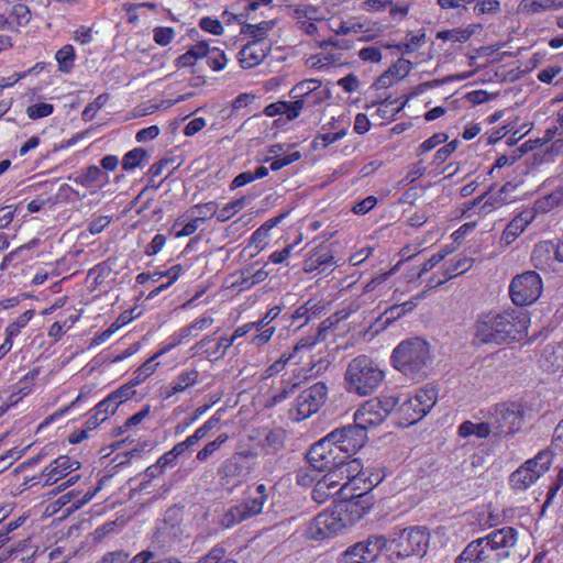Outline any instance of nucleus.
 <instances>
[{
	"label": "nucleus",
	"instance_id": "obj_33",
	"mask_svg": "<svg viewBox=\"0 0 563 563\" xmlns=\"http://www.w3.org/2000/svg\"><path fill=\"white\" fill-rule=\"evenodd\" d=\"M286 440V432L282 428H275L267 432L263 442L262 449L266 454H276L279 452L284 445Z\"/></svg>",
	"mask_w": 563,
	"mask_h": 563
},
{
	"label": "nucleus",
	"instance_id": "obj_26",
	"mask_svg": "<svg viewBox=\"0 0 563 563\" xmlns=\"http://www.w3.org/2000/svg\"><path fill=\"white\" fill-rule=\"evenodd\" d=\"M473 263L474 258L466 256L450 260L445 262V269L442 273L443 278L438 280L432 278L430 283H434V286L442 285L446 280L467 272L473 266Z\"/></svg>",
	"mask_w": 563,
	"mask_h": 563
},
{
	"label": "nucleus",
	"instance_id": "obj_51",
	"mask_svg": "<svg viewBox=\"0 0 563 563\" xmlns=\"http://www.w3.org/2000/svg\"><path fill=\"white\" fill-rule=\"evenodd\" d=\"M199 373L196 369L184 372L178 375L172 390L174 394L185 390L197 382Z\"/></svg>",
	"mask_w": 563,
	"mask_h": 563
},
{
	"label": "nucleus",
	"instance_id": "obj_55",
	"mask_svg": "<svg viewBox=\"0 0 563 563\" xmlns=\"http://www.w3.org/2000/svg\"><path fill=\"white\" fill-rule=\"evenodd\" d=\"M411 69L412 63L409 59L401 57L391 66H389V68L387 69V74H389L390 76H395L396 80H399L406 77Z\"/></svg>",
	"mask_w": 563,
	"mask_h": 563
},
{
	"label": "nucleus",
	"instance_id": "obj_2",
	"mask_svg": "<svg viewBox=\"0 0 563 563\" xmlns=\"http://www.w3.org/2000/svg\"><path fill=\"white\" fill-rule=\"evenodd\" d=\"M384 372L368 356L354 357L344 373L345 389L358 396L373 394L383 383Z\"/></svg>",
	"mask_w": 563,
	"mask_h": 563
},
{
	"label": "nucleus",
	"instance_id": "obj_35",
	"mask_svg": "<svg viewBox=\"0 0 563 563\" xmlns=\"http://www.w3.org/2000/svg\"><path fill=\"white\" fill-rule=\"evenodd\" d=\"M55 60L57 62L58 70L63 74H69L75 67L76 51L71 44L62 46L55 53Z\"/></svg>",
	"mask_w": 563,
	"mask_h": 563
},
{
	"label": "nucleus",
	"instance_id": "obj_36",
	"mask_svg": "<svg viewBox=\"0 0 563 563\" xmlns=\"http://www.w3.org/2000/svg\"><path fill=\"white\" fill-rule=\"evenodd\" d=\"M275 24L276 22L274 20L262 21L258 24L246 23L242 26L241 33L250 35L254 38L253 41H256L257 43H263Z\"/></svg>",
	"mask_w": 563,
	"mask_h": 563
},
{
	"label": "nucleus",
	"instance_id": "obj_41",
	"mask_svg": "<svg viewBox=\"0 0 563 563\" xmlns=\"http://www.w3.org/2000/svg\"><path fill=\"white\" fill-rule=\"evenodd\" d=\"M194 218V222L202 224L206 220L211 219L213 216L217 217L218 209L213 201L194 206L188 212Z\"/></svg>",
	"mask_w": 563,
	"mask_h": 563
},
{
	"label": "nucleus",
	"instance_id": "obj_49",
	"mask_svg": "<svg viewBox=\"0 0 563 563\" xmlns=\"http://www.w3.org/2000/svg\"><path fill=\"white\" fill-rule=\"evenodd\" d=\"M54 109V104L48 102L33 103L26 108V115L31 120H37L49 117L51 114H53Z\"/></svg>",
	"mask_w": 563,
	"mask_h": 563
},
{
	"label": "nucleus",
	"instance_id": "obj_19",
	"mask_svg": "<svg viewBox=\"0 0 563 563\" xmlns=\"http://www.w3.org/2000/svg\"><path fill=\"white\" fill-rule=\"evenodd\" d=\"M345 482L342 485H349V492L356 490L358 487L356 486L357 481H373L371 477H364L365 473L363 472V463L360 459H342V464L338 466Z\"/></svg>",
	"mask_w": 563,
	"mask_h": 563
},
{
	"label": "nucleus",
	"instance_id": "obj_32",
	"mask_svg": "<svg viewBox=\"0 0 563 563\" xmlns=\"http://www.w3.org/2000/svg\"><path fill=\"white\" fill-rule=\"evenodd\" d=\"M561 205H563V186L537 199L533 205V211L536 213H547Z\"/></svg>",
	"mask_w": 563,
	"mask_h": 563
},
{
	"label": "nucleus",
	"instance_id": "obj_25",
	"mask_svg": "<svg viewBox=\"0 0 563 563\" xmlns=\"http://www.w3.org/2000/svg\"><path fill=\"white\" fill-rule=\"evenodd\" d=\"M245 462L246 456L242 453H236L222 463L219 470V474L222 476V478H227V483H229L231 479L239 481L246 474Z\"/></svg>",
	"mask_w": 563,
	"mask_h": 563
},
{
	"label": "nucleus",
	"instance_id": "obj_20",
	"mask_svg": "<svg viewBox=\"0 0 563 563\" xmlns=\"http://www.w3.org/2000/svg\"><path fill=\"white\" fill-rule=\"evenodd\" d=\"M29 250L30 249H14L9 254L4 255L0 263V271H8L9 275L16 276L23 274L25 268H32L33 265L29 263L31 258L26 254Z\"/></svg>",
	"mask_w": 563,
	"mask_h": 563
},
{
	"label": "nucleus",
	"instance_id": "obj_16",
	"mask_svg": "<svg viewBox=\"0 0 563 563\" xmlns=\"http://www.w3.org/2000/svg\"><path fill=\"white\" fill-rule=\"evenodd\" d=\"M455 563H500L499 554L492 551L483 538L471 541L456 558Z\"/></svg>",
	"mask_w": 563,
	"mask_h": 563
},
{
	"label": "nucleus",
	"instance_id": "obj_15",
	"mask_svg": "<svg viewBox=\"0 0 563 563\" xmlns=\"http://www.w3.org/2000/svg\"><path fill=\"white\" fill-rule=\"evenodd\" d=\"M485 544L492 548V551L499 554V562L510 556V549H512L518 541V531L512 527H503L496 529L485 537Z\"/></svg>",
	"mask_w": 563,
	"mask_h": 563
},
{
	"label": "nucleus",
	"instance_id": "obj_7",
	"mask_svg": "<svg viewBox=\"0 0 563 563\" xmlns=\"http://www.w3.org/2000/svg\"><path fill=\"white\" fill-rule=\"evenodd\" d=\"M523 415L521 404L512 401L496 405L490 417L493 434L506 437L516 433L521 428Z\"/></svg>",
	"mask_w": 563,
	"mask_h": 563
},
{
	"label": "nucleus",
	"instance_id": "obj_28",
	"mask_svg": "<svg viewBox=\"0 0 563 563\" xmlns=\"http://www.w3.org/2000/svg\"><path fill=\"white\" fill-rule=\"evenodd\" d=\"M180 271H181V266L180 265H174L168 271H166L164 273L156 272L153 275L143 273V287H145L146 289H148L147 284L150 282V279L152 282H157L163 276H167L168 277V282L167 283L161 284L158 287H155V288L151 289L146 298L147 299H152L156 295H158L161 291H163L166 288H168L177 279Z\"/></svg>",
	"mask_w": 563,
	"mask_h": 563
},
{
	"label": "nucleus",
	"instance_id": "obj_1",
	"mask_svg": "<svg viewBox=\"0 0 563 563\" xmlns=\"http://www.w3.org/2000/svg\"><path fill=\"white\" fill-rule=\"evenodd\" d=\"M528 322L527 314L515 309L481 313L474 324V341L481 345L520 341L527 334Z\"/></svg>",
	"mask_w": 563,
	"mask_h": 563
},
{
	"label": "nucleus",
	"instance_id": "obj_29",
	"mask_svg": "<svg viewBox=\"0 0 563 563\" xmlns=\"http://www.w3.org/2000/svg\"><path fill=\"white\" fill-rule=\"evenodd\" d=\"M532 219L533 213L531 211H523L519 213L508 223L503 232L501 240L505 241L506 244H511L516 238L523 232L525 228Z\"/></svg>",
	"mask_w": 563,
	"mask_h": 563
},
{
	"label": "nucleus",
	"instance_id": "obj_47",
	"mask_svg": "<svg viewBox=\"0 0 563 563\" xmlns=\"http://www.w3.org/2000/svg\"><path fill=\"white\" fill-rule=\"evenodd\" d=\"M102 175L103 173L100 167L91 165L82 175L76 178V183L86 188H89L99 183Z\"/></svg>",
	"mask_w": 563,
	"mask_h": 563
},
{
	"label": "nucleus",
	"instance_id": "obj_8",
	"mask_svg": "<svg viewBox=\"0 0 563 563\" xmlns=\"http://www.w3.org/2000/svg\"><path fill=\"white\" fill-rule=\"evenodd\" d=\"M342 459H349V455L338 448L333 441L329 440L327 435L313 443L307 453L309 465L312 471L318 472H325L340 466Z\"/></svg>",
	"mask_w": 563,
	"mask_h": 563
},
{
	"label": "nucleus",
	"instance_id": "obj_64",
	"mask_svg": "<svg viewBox=\"0 0 563 563\" xmlns=\"http://www.w3.org/2000/svg\"><path fill=\"white\" fill-rule=\"evenodd\" d=\"M357 543L349 547L340 558V563H366L361 554Z\"/></svg>",
	"mask_w": 563,
	"mask_h": 563
},
{
	"label": "nucleus",
	"instance_id": "obj_57",
	"mask_svg": "<svg viewBox=\"0 0 563 563\" xmlns=\"http://www.w3.org/2000/svg\"><path fill=\"white\" fill-rule=\"evenodd\" d=\"M244 207V198L236 199L227 203L222 209L218 210L217 219L224 222L232 218L240 209Z\"/></svg>",
	"mask_w": 563,
	"mask_h": 563
},
{
	"label": "nucleus",
	"instance_id": "obj_42",
	"mask_svg": "<svg viewBox=\"0 0 563 563\" xmlns=\"http://www.w3.org/2000/svg\"><path fill=\"white\" fill-rule=\"evenodd\" d=\"M333 256L329 252L319 253L314 252L303 263V269L307 273H311L318 268L322 271L331 264Z\"/></svg>",
	"mask_w": 563,
	"mask_h": 563
},
{
	"label": "nucleus",
	"instance_id": "obj_52",
	"mask_svg": "<svg viewBox=\"0 0 563 563\" xmlns=\"http://www.w3.org/2000/svg\"><path fill=\"white\" fill-rule=\"evenodd\" d=\"M118 402L113 400V398L108 395L104 399L99 401L92 410L96 411V415L104 418L107 420L110 416L114 415L118 409Z\"/></svg>",
	"mask_w": 563,
	"mask_h": 563
},
{
	"label": "nucleus",
	"instance_id": "obj_40",
	"mask_svg": "<svg viewBox=\"0 0 563 563\" xmlns=\"http://www.w3.org/2000/svg\"><path fill=\"white\" fill-rule=\"evenodd\" d=\"M198 222H194V218L186 213L183 218L178 219L172 227L170 233L176 238L188 236L196 232L199 228Z\"/></svg>",
	"mask_w": 563,
	"mask_h": 563
},
{
	"label": "nucleus",
	"instance_id": "obj_53",
	"mask_svg": "<svg viewBox=\"0 0 563 563\" xmlns=\"http://www.w3.org/2000/svg\"><path fill=\"white\" fill-rule=\"evenodd\" d=\"M398 411L404 416L407 424H412L424 417L418 415V407L413 406L412 398L404 401L398 408Z\"/></svg>",
	"mask_w": 563,
	"mask_h": 563
},
{
	"label": "nucleus",
	"instance_id": "obj_46",
	"mask_svg": "<svg viewBox=\"0 0 563 563\" xmlns=\"http://www.w3.org/2000/svg\"><path fill=\"white\" fill-rule=\"evenodd\" d=\"M473 33L474 30L471 27L453 29L439 32L437 37L443 41H454L464 43L473 35Z\"/></svg>",
	"mask_w": 563,
	"mask_h": 563
},
{
	"label": "nucleus",
	"instance_id": "obj_58",
	"mask_svg": "<svg viewBox=\"0 0 563 563\" xmlns=\"http://www.w3.org/2000/svg\"><path fill=\"white\" fill-rule=\"evenodd\" d=\"M11 15L20 26L29 24L32 18L30 8L24 3H15L12 7Z\"/></svg>",
	"mask_w": 563,
	"mask_h": 563
},
{
	"label": "nucleus",
	"instance_id": "obj_59",
	"mask_svg": "<svg viewBox=\"0 0 563 563\" xmlns=\"http://www.w3.org/2000/svg\"><path fill=\"white\" fill-rule=\"evenodd\" d=\"M96 495V489L88 490L85 494L78 495V497H74L70 501V505L65 509L64 515L68 516L77 510H79L81 507H84L86 504H88Z\"/></svg>",
	"mask_w": 563,
	"mask_h": 563
},
{
	"label": "nucleus",
	"instance_id": "obj_10",
	"mask_svg": "<svg viewBox=\"0 0 563 563\" xmlns=\"http://www.w3.org/2000/svg\"><path fill=\"white\" fill-rule=\"evenodd\" d=\"M80 466L79 461L68 455H59L46 465L38 475L33 476L29 481V487L37 485L41 487L53 486L80 468Z\"/></svg>",
	"mask_w": 563,
	"mask_h": 563
},
{
	"label": "nucleus",
	"instance_id": "obj_45",
	"mask_svg": "<svg viewBox=\"0 0 563 563\" xmlns=\"http://www.w3.org/2000/svg\"><path fill=\"white\" fill-rule=\"evenodd\" d=\"M111 272L109 262H102L89 269L87 279L92 280L91 284L97 287L110 276Z\"/></svg>",
	"mask_w": 563,
	"mask_h": 563
},
{
	"label": "nucleus",
	"instance_id": "obj_31",
	"mask_svg": "<svg viewBox=\"0 0 563 563\" xmlns=\"http://www.w3.org/2000/svg\"><path fill=\"white\" fill-rule=\"evenodd\" d=\"M134 375L131 380L109 394L113 400L118 402V407L132 399L137 394L136 387L141 383V367L135 369Z\"/></svg>",
	"mask_w": 563,
	"mask_h": 563
},
{
	"label": "nucleus",
	"instance_id": "obj_43",
	"mask_svg": "<svg viewBox=\"0 0 563 563\" xmlns=\"http://www.w3.org/2000/svg\"><path fill=\"white\" fill-rule=\"evenodd\" d=\"M110 99L109 93H100L92 102H89L81 112V119L89 122L95 119L99 110H101Z\"/></svg>",
	"mask_w": 563,
	"mask_h": 563
},
{
	"label": "nucleus",
	"instance_id": "obj_24",
	"mask_svg": "<svg viewBox=\"0 0 563 563\" xmlns=\"http://www.w3.org/2000/svg\"><path fill=\"white\" fill-rule=\"evenodd\" d=\"M361 554L366 563L375 561L383 550H388V541L385 536L373 534L366 540L357 542Z\"/></svg>",
	"mask_w": 563,
	"mask_h": 563
},
{
	"label": "nucleus",
	"instance_id": "obj_13",
	"mask_svg": "<svg viewBox=\"0 0 563 563\" xmlns=\"http://www.w3.org/2000/svg\"><path fill=\"white\" fill-rule=\"evenodd\" d=\"M347 527V523L343 521V516L339 514L338 505L334 503L332 510L322 511L313 518L307 533L312 540H324L336 536Z\"/></svg>",
	"mask_w": 563,
	"mask_h": 563
},
{
	"label": "nucleus",
	"instance_id": "obj_50",
	"mask_svg": "<svg viewBox=\"0 0 563 563\" xmlns=\"http://www.w3.org/2000/svg\"><path fill=\"white\" fill-rule=\"evenodd\" d=\"M424 33H421L419 35H411L408 38L407 43H399L394 45H385L386 48H395L397 51H401L406 54H410L416 51L417 47L421 46L424 43Z\"/></svg>",
	"mask_w": 563,
	"mask_h": 563
},
{
	"label": "nucleus",
	"instance_id": "obj_17",
	"mask_svg": "<svg viewBox=\"0 0 563 563\" xmlns=\"http://www.w3.org/2000/svg\"><path fill=\"white\" fill-rule=\"evenodd\" d=\"M82 253V249H77L75 251H69L65 256L60 257L55 262V265L52 269L45 271L40 269L34 277L32 278L31 284L33 286L44 284L49 277L59 276L65 272H68L73 268V263L76 262L77 257Z\"/></svg>",
	"mask_w": 563,
	"mask_h": 563
},
{
	"label": "nucleus",
	"instance_id": "obj_44",
	"mask_svg": "<svg viewBox=\"0 0 563 563\" xmlns=\"http://www.w3.org/2000/svg\"><path fill=\"white\" fill-rule=\"evenodd\" d=\"M97 563H141V552L130 559L123 550L107 552Z\"/></svg>",
	"mask_w": 563,
	"mask_h": 563
},
{
	"label": "nucleus",
	"instance_id": "obj_61",
	"mask_svg": "<svg viewBox=\"0 0 563 563\" xmlns=\"http://www.w3.org/2000/svg\"><path fill=\"white\" fill-rule=\"evenodd\" d=\"M141 166V147L129 151L122 159V169L130 172Z\"/></svg>",
	"mask_w": 563,
	"mask_h": 563
},
{
	"label": "nucleus",
	"instance_id": "obj_37",
	"mask_svg": "<svg viewBox=\"0 0 563 563\" xmlns=\"http://www.w3.org/2000/svg\"><path fill=\"white\" fill-rule=\"evenodd\" d=\"M90 391H91V388H89L87 386L82 387L80 389L79 394L77 395V397L71 402H69L67 406L58 409L54 413L47 416L44 419V421L40 424V428H44V427L53 423L57 419L65 416L71 408L78 407L79 404L85 400V398H87L89 396Z\"/></svg>",
	"mask_w": 563,
	"mask_h": 563
},
{
	"label": "nucleus",
	"instance_id": "obj_23",
	"mask_svg": "<svg viewBox=\"0 0 563 563\" xmlns=\"http://www.w3.org/2000/svg\"><path fill=\"white\" fill-rule=\"evenodd\" d=\"M532 464V462H525L511 473L509 483L514 489L526 490L541 476L540 471L531 467Z\"/></svg>",
	"mask_w": 563,
	"mask_h": 563
},
{
	"label": "nucleus",
	"instance_id": "obj_30",
	"mask_svg": "<svg viewBox=\"0 0 563 563\" xmlns=\"http://www.w3.org/2000/svg\"><path fill=\"white\" fill-rule=\"evenodd\" d=\"M438 390L433 386L420 388L412 397L413 406L418 407V415L426 416L435 405Z\"/></svg>",
	"mask_w": 563,
	"mask_h": 563
},
{
	"label": "nucleus",
	"instance_id": "obj_27",
	"mask_svg": "<svg viewBox=\"0 0 563 563\" xmlns=\"http://www.w3.org/2000/svg\"><path fill=\"white\" fill-rule=\"evenodd\" d=\"M349 489V485H341L340 487H336L334 485H330L323 479H318L311 496L314 501L318 504H322L327 501L330 497H338L336 499H341L343 496H346V492Z\"/></svg>",
	"mask_w": 563,
	"mask_h": 563
},
{
	"label": "nucleus",
	"instance_id": "obj_6",
	"mask_svg": "<svg viewBox=\"0 0 563 563\" xmlns=\"http://www.w3.org/2000/svg\"><path fill=\"white\" fill-rule=\"evenodd\" d=\"M542 289L540 275L534 271H527L511 279L509 296L514 305L523 307L536 302L540 298Z\"/></svg>",
	"mask_w": 563,
	"mask_h": 563
},
{
	"label": "nucleus",
	"instance_id": "obj_18",
	"mask_svg": "<svg viewBox=\"0 0 563 563\" xmlns=\"http://www.w3.org/2000/svg\"><path fill=\"white\" fill-rule=\"evenodd\" d=\"M540 366L550 373H563V342L547 344L538 360Z\"/></svg>",
	"mask_w": 563,
	"mask_h": 563
},
{
	"label": "nucleus",
	"instance_id": "obj_54",
	"mask_svg": "<svg viewBox=\"0 0 563 563\" xmlns=\"http://www.w3.org/2000/svg\"><path fill=\"white\" fill-rule=\"evenodd\" d=\"M131 444L132 446L125 451L126 456H140V449H141V439L137 437V433L134 435L128 434L125 438H123L120 442L117 444H112L111 446L114 449H120L123 445Z\"/></svg>",
	"mask_w": 563,
	"mask_h": 563
},
{
	"label": "nucleus",
	"instance_id": "obj_9",
	"mask_svg": "<svg viewBox=\"0 0 563 563\" xmlns=\"http://www.w3.org/2000/svg\"><path fill=\"white\" fill-rule=\"evenodd\" d=\"M256 497L249 498L243 503L231 507L227 512H224L220 519V526L224 529H229L244 520L258 515L267 499L265 494L266 486L264 484H260L256 487Z\"/></svg>",
	"mask_w": 563,
	"mask_h": 563
},
{
	"label": "nucleus",
	"instance_id": "obj_56",
	"mask_svg": "<svg viewBox=\"0 0 563 563\" xmlns=\"http://www.w3.org/2000/svg\"><path fill=\"white\" fill-rule=\"evenodd\" d=\"M228 440L227 434H220L216 440L207 443L198 453V461H206L209 456H211L225 441Z\"/></svg>",
	"mask_w": 563,
	"mask_h": 563
},
{
	"label": "nucleus",
	"instance_id": "obj_38",
	"mask_svg": "<svg viewBox=\"0 0 563 563\" xmlns=\"http://www.w3.org/2000/svg\"><path fill=\"white\" fill-rule=\"evenodd\" d=\"M490 433H493L490 422L473 423L472 421H464L459 428V434L463 438L474 434L479 439H485Z\"/></svg>",
	"mask_w": 563,
	"mask_h": 563
},
{
	"label": "nucleus",
	"instance_id": "obj_22",
	"mask_svg": "<svg viewBox=\"0 0 563 563\" xmlns=\"http://www.w3.org/2000/svg\"><path fill=\"white\" fill-rule=\"evenodd\" d=\"M269 46L256 41L249 42L239 52V60L243 68H252L261 64L269 52Z\"/></svg>",
	"mask_w": 563,
	"mask_h": 563
},
{
	"label": "nucleus",
	"instance_id": "obj_34",
	"mask_svg": "<svg viewBox=\"0 0 563 563\" xmlns=\"http://www.w3.org/2000/svg\"><path fill=\"white\" fill-rule=\"evenodd\" d=\"M519 8L527 13L563 9V0H521Z\"/></svg>",
	"mask_w": 563,
	"mask_h": 563
},
{
	"label": "nucleus",
	"instance_id": "obj_5",
	"mask_svg": "<svg viewBox=\"0 0 563 563\" xmlns=\"http://www.w3.org/2000/svg\"><path fill=\"white\" fill-rule=\"evenodd\" d=\"M382 477L378 475L374 481H369V486L365 488V492L358 494L346 492V496L341 499H334V503L339 507V514L343 516V521L347 526H353L360 521L365 515H367L375 504V496L373 494V487L379 484Z\"/></svg>",
	"mask_w": 563,
	"mask_h": 563
},
{
	"label": "nucleus",
	"instance_id": "obj_48",
	"mask_svg": "<svg viewBox=\"0 0 563 563\" xmlns=\"http://www.w3.org/2000/svg\"><path fill=\"white\" fill-rule=\"evenodd\" d=\"M227 550L223 547H213L205 556L200 558L198 563H238L225 556Z\"/></svg>",
	"mask_w": 563,
	"mask_h": 563
},
{
	"label": "nucleus",
	"instance_id": "obj_39",
	"mask_svg": "<svg viewBox=\"0 0 563 563\" xmlns=\"http://www.w3.org/2000/svg\"><path fill=\"white\" fill-rule=\"evenodd\" d=\"M211 342L210 336L200 340L194 349L203 350L209 357L214 356L216 360L223 357L228 349L234 343L232 338H220L214 350L209 351L206 349L207 344Z\"/></svg>",
	"mask_w": 563,
	"mask_h": 563
},
{
	"label": "nucleus",
	"instance_id": "obj_14",
	"mask_svg": "<svg viewBox=\"0 0 563 563\" xmlns=\"http://www.w3.org/2000/svg\"><path fill=\"white\" fill-rule=\"evenodd\" d=\"M328 396V387L323 382H318L309 388L302 390L296 398L297 420H302L324 405Z\"/></svg>",
	"mask_w": 563,
	"mask_h": 563
},
{
	"label": "nucleus",
	"instance_id": "obj_62",
	"mask_svg": "<svg viewBox=\"0 0 563 563\" xmlns=\"http://www.w3.org/2000/svg\"><path fill=\"white\" fill-rule=\"evenodd\" d=\"M527 462H532V468H537L540 471V474H544L550 465H551V452L550 451H541L533 459L528 460Z\"/></svg>",
	"mask_w": 563,
	"mask_h": 563
},
{
	"label": "nucleus",
	"instance_id": "obj_12",
	"mask_svg": "<svg viewBox=\"0 0 563 563\" xmlns=\"http://www.w3.org/2000/svg\"><path fill=\"white\" fill-rule=\"evenodd\" d=\"M367 429V427L358 423V420L354 418V423L336 428L328 433L327 437L351 457L365 445Z\"/></svg>",
	"mask_w": 563,
	"mask_h": 563
},
{
	"label": "nucleus",
	"instance_id": "obj_21",
	"mask_svg": "<svg viewBox=\"0 0 563 563\" xmlns=\"http://www.w3.org/2000/svg\"><path fill=\"white\" fill-rule=\"evenodd\" d=\"M38 376L37 369L29 371L13 387L12 393L7 397V407H15L26 396L34 391L35 380Z\"/></svg>",
	"mask_w": 563,
	"mask_h": 563
},
{
	"label": "nucleus",
	"instance_id": "obj_11",
	"mask_svg": "<svg viewBox=\"0 0 563 563\" xmlns=\"http://www.w3.org/2000/svg\"><path fill=\"white\" fill-rule=\"evenodd\" d=\"M398 401L399 398L396 396L372 398L356 410L354 418L358 420V423H363L367 428L378 426L395 409Z\"/></svg>",
	"mask_w": 563,
	"mask_h": 563
},
{
	"label": "nucleus",
	"instance_id": "obj_60",
	"mask_svg": "<svg viewBox=\"0 0 563 563\" xmlns=\"http://www.w3.org/2000/svg\"><path fill=\"white\" fill-rule=\"evenodd\" d=\"M207 64L213 69V70H221L227 65V57L223 51L219 48H212L207 54Z\"/></svg>",
	"mask_w": 563,
	"mask_h": 563
},
{
	"label": "nucleus",
	"instance_id": "obj_4",
	"mask_svg": "<svg viewBox=\"0 0 563 563\" xmlns=\"http://www.w3.org/2000/svg\"><path fill=\"white\" fill-rule=\"evenodd\" d=\"M388 550L398 558L411 555L423 556L430 542V533L426 527L394 528L387 538Z\"/></svg>",
	"mask_w": 563,
	"mask_h": 563
},
{
	"label": "nucleus",
	"instance_id": "obj_63",
	"mask_svg": "<svg viewBox=\"0 0 563 563\" xmlns=\"http://www.w3.org/2000/svg\"><path fill=\"white\" fill-rule=\"evenodd\" d=\"M448 135L445 133H435L424 142H422L418 147V154H424L431 150H433L435 146L446 142Z\"/></svg>",
	"mask_w": 563,
	"mask_h": 563
},
{
	"label": "nucleus",
	"instance_id": "obj_3",
	"mask_svg": "<svg viewBox=\"0 0 563 563\" xmlns=\"http://www.w3.org/2000/svg\"><path fill=\"white\" fill-rule=\"evenodd\" d=\"M429 360V344L420 338L402 341L394 349L391 354L394 367L412 379H420L426 376Z\"/></svg>",
	"mask_w": 563,
	"mask_h": 563
}]
</instances>
